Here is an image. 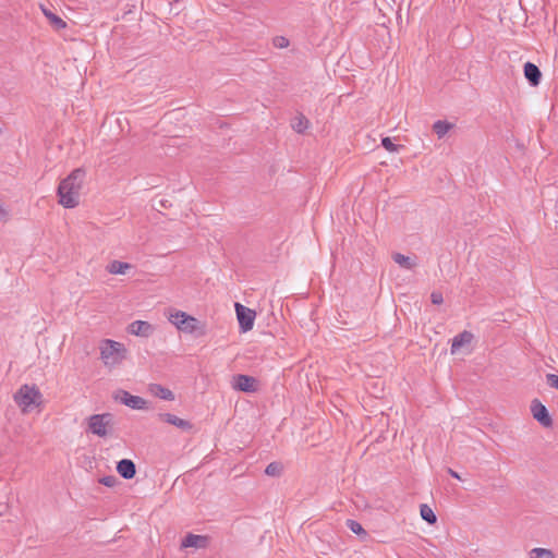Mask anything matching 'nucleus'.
<instances>
[{
    "mask_svg": "<svg viewBox=\"0 0 558 558\" xmlns=\"http://www.w3.org/2000/svg\"><path fill=\"white\" fill-rule=\"evenodd\" d=\"M169 322L173 324L179 330L192 333L197 328V319L187 315L184 312L177 311L169 316Z\"/></svg>",
    "mask_w": 558,
    "mask_h": 558,
    "instance_id": "39448f33",
    "label": "nucleus"
},
{
    "mask_svg": "<svg viewBox=\"0 0 558 558\" xmlns=\"http://www.w3.org/2000/svg\"><path fill=\"white\" fill-rule=\"evenodd\" d=\"M452 128V123L444 120H438L433 124V130L439 138L444 137Z\"/></svg>",
    "mask_w": 558,
    "mask_h": 558,
    "instance_id": "6ab92c4d",
    "label": "nucleus"
},
{
    "mask_svg": "<svg viewBox=\"0 0 558 558\" xmlns=\"http://www.w3.org/2000/svg\"><path fill=\"white\" fill-rule=\"evenodd\" d=\"M235 312L242 331L246 332L253 328L255 312L240 303H235Z\"/></svg>",
    "mask_w": 558,
    "mask_h": 558,
    "instance_id": "0eeeda50",
    "label": "nucleus"
},
{
    "mask_svg": "<svg viewBox=\"0 0 558 558\" xmlns=\"http://www.w3.org/2000/svg\"><path fill=\"white\" fill-rule=\"evenodd\" d=\"M274 46L279 49L287 48L289 46V39L283 36H277L274 38Z\"/></svg>",
    "mask_w": 558,
    "mask_h": 558,
    "instance_id": "bb28decb",
    "label": "nucleus"
},
{
    "mask_svg": "<svg viewBox=\"0 0 558 558\" xmlns=\"http://www.w3.org/2000/svg\"><path fill=\"white\" fill-rule=\"evenodd\" d=\"M231 387L238 391L255 392L257 390V380L252 376L239 374L232 377Z\"/></svg>",
    "mask_w": 558,
    "mask_h": 558,
    "instance_id": "6e6552de",
    "label": "nucleus"
},
{
    "mask_svg": "<svg viewBox=\"0 0 558 558\" xmlns=\"http://www.w3.org/2000/svg\"><path fill=\"white\" fill-rule=\"evenodd\" d=\"M381 145H383V147H384L386 150H388V151H390V153H396V151H398V150H399V148H401V147H402V146H400V145H396V144H393V142L391 141V138H390V137H384V138L381 140Z\"/></svg>",
    "mask_w": 558,
    "mask_h": 558,
    "instance_id": "393cba45",
    "label": "nucleus"
},
{
    "mask_svg": "<svg viewBox=\"0 0 558 558\" xmlns=\"http://www.w3.org/2000/svg\"><path fill=\"white\" fill-rule=\"evenodd\" d=\"M116 400L120 401L122 404L134 409V410H146L148 409V402L138 396H133L125 390H119L116 395Z\"/></svg>",
    "mask_w": 558,
    "mask_h": 558,
    "instance_id": "423d86ee",
    "label": "nucleus"
},
{
    "mask_svg": "<svg viewBox=\"0 0 558 558\" xmlns=\"http://www.w3.org/2000/svg\"><path fill=\"white\" fill-rule=\"evenodd\" d=\"M43 13L45 16L49 20L51 25H53L57 29H62L66 26L65 22L59 17L58 15L53 14L51 11L43 8Z\"/></svg>",
    "mask_w": 558,
    "mask_h": 558,
    "instance_id": "412c9836",
    "label": "nucleus"
},
{
    "mask_svg": "<svg viewBox=\"0 0 558 558\" xmlns=\"http://www.w3.org/2000/svg\"><path fill=\"white\" fill-rule=\"evenodd\" d=\"M472 339L473 335L469 331H463L456 336L452 339V344L450 349L451 354H457L462 347L470 344Z\"/></svg>",
    "mask_w": 558,
    "mask_h": 558,
    "instance_id": "f8f14e48",
    "label": "nucleus"
},
{
    "mask_svg": "<svg viewBox=\"0 0 558 558\" xmlns=\"http://www.w3.org/2000/svg\"><path fill=\"white\" fill-rule=\"evenodd\" d=\"M85 179V171L73 170L58 187L59 203L65 208H74L80 202V192Z\"/></svg>",
    "mask_w": 558,
    "mask_h": 558,
    "instance_id": "f257e3e1",
    "label": "nucleus"
},
{
    "mask_svg": "<svg viewBox=\"0 0 558 558\" xmlns=\"http://www.w3.org/2000/svg\"><path fill=\"white\" fill-rule=\"evenodd\" d=\"M546 381L551 387L558 390V376L555 374H547Z\"/></svg>",
    "mask_w": 558,
    "mask_h": 558,
    "instance_id": "c85d7f7f",
    "label": "nucleus"
},
{
    "mask_svg": "<svg viewBox=\"0 0 558 558\" xmlns=\"http://www.w3.org/2000/svg\"><path fill=\"white\" fill-rule=\"evenodd\" d=\"M282 464L279 463V462H271L269 463L266 469H265V473L268 475V476H279L282 472Z\"/></svg>",
    "mask_w": 558,
    "mask_h": 558,
    "instance_id": "b1692460",
    "label": "nucleus"
},
{
    "mask_svg": "<svg viewBox=\"0 0 558 558\" xmlns=\"http://www.w3.org/2000/svg\"><path fill=\"white\" fill-rule=\"evenodd\" d=\"M111 423L112 415L110 413L90 415L87 418L88 432L98 437H106Z\"/></svg>",
    "mask_w": 558,
    "mask_h": 558,
    "instance_id": "20e7f679",
    "label": "nucleus"
},
{
    "mask_svg": "<svg viewBox=\"0 0 558 558\" xmlns=\"http://www.w3.org/2000/svg\"><path fill=\"white\" fill-rule=\"evenodd\" d=\"M159 418L166 423H169L178 428H181L183 430L191 429L192 424L189 421H185L183 418H180L173 414L170 413H160Z\"/></svg>",
    "mask_w": 558,
    "mask_h": 558,
    "instance_id": "ddd939ff",
    "label": "nucleus"
},
{
    "mask_svg": "<svg viewBox=\"0 0 558 558\" xmlns=\"http://www.w3.org/2000/svg\"><path fill=\"white\" fill-rule=\"evenodd\" d=\"M430 300H432V303L436 304V305H439L444 302L442 294L440 292H436V291H434L430 294Z\"/></svg>",
    "mask_w": 558,
    "mask_h": 558,
    "instance_id": "c756f323",
    "label": "nucleus"
},
{
    "mask_svg": "<svg viewBox=\"0 0 558 558\" xmlns=\"http://www.w3.org/2000/svg\"><path fill=\"white\" fill-rule=\"evenodd\" d=\"M149 392L153 396L160 398L162 400H167V401L174 400V393L170 389H168L159 384L149 385Z\"/></svg>",
    "mask_w": 558,
    "mask_h": 558,
    "instance_id": "dca6fc26",
    "label": "nucleus"
},
{
    "mask_svg": "<svg viewBox=\"0 0 558 558\" xmlns=\"http://www.w3.org/2000/svg\"><path fill=\"white\" fill-rule=\"evenodd\" d=\"M420 512L422 519L428 522L429 524H434L437 521L436 514L427 505H422Z\"/></svg>",
    "mask_w": 558,
    "mask_h": 558,
    "instance_id": "5701e85b",
    "label": "nucleus"
},
{
    "mask_svg": "<svg viewBox=\"0 0 558 558\" xmlns=\"http://www.w3.org/2000/svg\"><path fill=\"white\" fill-rule=\"evenodd\" d=\"M99 350L101 361L105 366L109 368L119 365L125 359L126 354L124 344L111 339L102 340Z\"/></svg>",
    "mask_w": 558,
    "mask_h": 558,
    "instance_id": "7ed1b4c3",
    "label": "nucleus"
},
{
    "mask_svg": "<svg viewBox=\"0 0 558 558\" xmlns=\"http://www.w3.org/2000/svg\"><path fill=\"white\" fill-rule=\"evenodd\" d=\"M524 75L533 86L538 85L542 76L539 69L531 62L524 64Z\"/></svg>",
    "mask_w": 558,
    "mask_h": 558,
    "instance_id": "4468645a",
    "label": "nucleus"
},
{
    "mask_svg": "<svg viewBox=\"0 0 558 558\" xmlns=\"http://www.w3.org/2000/svg\"><path fill=\"white\" fill-rule=\"evenodd\" d=\"M347 525L355 534H366L362 525L354 520H348Z\"/></svg>",
    "mask_w": 558,
    "mask_h": 558,
    "instance_id": "a878e982",
    "label": "nucleus"
},
{
    "mask_svg": "<svg viewBox=\"0 0 558 558\" xmlns=\"http://www.w3.org/2000/svg\"><path fill=\"white\" fill-rule=\"evenodd\" d=\"M531 411L533 417L545 427H549L553 424V420L548 414V411L544 404L538 400H534L531 404Z\"/></svg>",
    "mask_w": 558,
    "mask_h": 558,
    "instance_id": "1a4fd4ad",
    "label": "nucleus"
},
{
    "mask_svg": "<svg viewBox=\"0 0 558 558\" xmlns=\"http://www.w3.org/2000/svg\"><path fill=\"white\" fill-rule=\"evenodd\" d=\"M529 558H556V555L548 548L535 547L529 551Z\"/></svg>",
    "mask_w": 558,
    "mask_h": 558,
    "instance_id": "aec40b11",
    "label": "nucleus"
},
{
    "mask_svg": "<svg viewBox=\"0 0 558 558\" xmlns=\"http://www.w3.org/2000/svg\"><path fill=\"white\" fill-rule=\"evenodd\" d=\"M448 473H449L452 477H454V478H457V480H461L460 475H459L456 471H453L452 469H448Z\"/></svg>",
    "mask_w": 558,
    "mask_h": 558,
    "instance_id": "7c9ffc66",
    "label": "nucleus"
},
{
    "mask_svg": "<svg viewBox=\"0 0 558 558\" xmlns=\"http://www.w3.org/2000/svg\"><path fill=\"white\" fill-rule=\"evenodd\" d=\"M292 128L298 133H303L308 128V120L300 114L292 121Z\"/></svg>",
    "mask_w": 558,
    "mask_h": 558,
    "instance_id": "4be33fe9",
    "label": "nucleus"
},
{
    "mask_svg": "<svg viewBox=\"0 0 558 558\" xmlns=\"http://www.w3.org/2000/svg\"><path fill=\"white\" fill-rule=\"evenodd\" d=\"M132 268V265L129 263L112 260L107 266V271L112 275H125L128 270Z\"/></svg>",
    "mask_w": 558,
    "mask_h": 558,
    "instance_id": "f3484780",
    "label": "nucleus"
},
{
    "mask_svg": "<svg viewBox=\"0 0 558 558\" xmlns=\"http://www.w3.org/2000/svg\"><path fill=\"white\" fill-rule=\"evenodd\" d=\"M118 482V478L114 475L104 476L99 480V483L107 487H113Z\"/></svg>",
    "mask_w": 558,
    "mask_h": 558,
    "instance_id": "cd10ccee",
    "label": "nucleus"
},
{
    "mask_svg": "<svg viewBox=\"0 0 558 558\" xmlns=\"http://www.w3.org/2000/svg\"><path fill=\"white\" fill-rule=\"evenodd\" d=\"M392 259L396 264H398L400 267L404 269L410 270L416 266V263L411 257L400 253L393 254Z\"/></svg>",
    "mask_w": 558,
    "mask_h": 558,
    "instance_id": "a211bd4d",
    "label": "nucleus"
},
{
    "mask_svg": "<svg viewBox=\"0 0 558 558\" xmlns=\"http://www.w3.org/2000/svg\"><path fill=\"white\" fill-rule=\"evenodd\" d=\"M14 402L22 413H31L43 403V395L35 385H22L13 395Z\"/></svg>",
    "mask_w": 558,
    "mask_h": 558,
    "instance_id": "f03ea898",
    "label": "nucleus"
},
{
    "mask_svg": "<svg viewBox=\"0 0 558 558\" xmlns=\"http://www.w3.org/2000/svg\"><path fill=\"white\" fill-rule=\"evenodd\" d=\"M128 331L137 337L148 338L154 333L155 327L148 322L135 320L129 325Z\"/></svg>",
    "mask_w": 558,
    "mask_h": 558,
    "instance_id": "9d476101",
    "label": "nucleus"
},
{
    "mask_svg": "<svg viewBox=\"0 0 558 558\" xmlns=\"http://www.w3.org/2000/svg\"><path fill=\"white\" fill-rule=\"evenodd\" d=\"M117 471L123 478L131 480L136 473V468L132 460L122 459L117 464Z\"/></svg>",
    "mask_w": 558,
    "mask_h": 558,
    "instance_id": "9b49d317",
    "label": "nucleus"
},
{
    "mask_svg": "<svg viewBox=\"0 0 558 558\" xmlns=\"http://www.w3.org/2000/svg\"><path fill=\"white\" fill-rule=\"evenodd\" d=\"M206 543H207L206 536L190 533L184 537L181 545H182V547L203 548L206 546Z\"/></svg>",
    "mask_w": 558,
    "mask_h": 558,
    "instance_id": "2eb2a0df",
    "label": "nucleus"
}]
</instances>
